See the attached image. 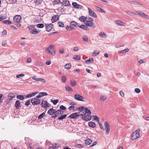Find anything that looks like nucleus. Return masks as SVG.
<instances>
[{
	"label": "nucleus",
	"instance_id": "1",
	"mask_svg": "<svg viewBox=\"0 0 149 149\" xmlns=\"http://www.w3.org/2000/svg\"><path fill=\"white\" fill-rule=\"evenodd\" d=\"M98 123L99 124L100 128L103 130L106 131V134L107 135L108 134L110 131V127L108 123L107 122H105L104 123V125L105 127V128H104L102 125L100 124L99 122Z\"/></svg>",
	"mask_w": 149,
	"mask_h": 149
},
{
	"label": "nucleus",
	"instance_id": "2",
	"mask_svg": "<svg viewBox=\"0 0 149 149\" xmlns=\"http://www.w3.org/2000/svg\"><path fill=\"white\" fill-rule=\"evenodd\" d=\"M140 130L139 129L136 130L133 132L131 137V139L132 140H135L139 138L140 136Z\"/></svg>",
	"mask_w": 149,
	"mask_h": 149
},
{
	"label": "nucleus",
	"instance_id": "3",
	"mask_svg": "<svg viewBox=\"0 0 149 149\" xmlns=\"http://www.w3.org/2000/svg\"><path fill=\"white\" fill-rule=\"evenodd\" d=\"M54 47V46L50 45L46 48L45 51L48 52L49 53L54 55L56 53L55 51L53 50Z\"/></svg>",
	"mask_w": 149,
	"mask_h": 149
},
{
	"label": "nucleus",
	"instance_id": "4",
	"mask_svg": "<svg viewBox=\"0 0 149 149\" xmlns=\"http://www.w3.org/2000/svg\"><path fill=\"white\" fill-rule=\"evenodd\" d=\"M80 112H75L70 114L69 116V117L72 119H76L78 118V117L80 116Z\"/></svg>",
	"mask_w": 149,
	"mask_h": 149
},
{
	"label": "nucleus",
	"instance_id": "5",
	"mask_svg": "<svg viewBox=\"0 0 149 149\" xmlns=\"http://www.w3.org/2000/svg\"><path fill=\"white\" fill-rule=\"evenodd\" d=\"M55 112L54 115L52 116L53 118H55L59 115L63 114V111L61 109H58L56 111L55 110Z\"/></svg>",
	"mask_w": 149,
	"mask_h": 149
},
{
	"label": "nucleus",
	"instance_id": "6",
	"mask_svg": "<svg viewBox=\"0 0 149 149\" xmlns=\"http://www.w3.org/2000/svg\"><path fill=\"white\" fill-rule=\"evenodd\" d=\"M31 102L33 105H37L40 104V100L36 98H32L31 100Z\"/></svg>",
	"mask_w": 149,
	"mask_h": 149
},
{
	"label": "nucleus",
	"instance_id": "7",
	"mask_svg": "<svg viewBox=\"0 0 149 149\" xmlns=\"http://www.w3.org/2000/svg\"><path fill=\"white\" fill-rule=\"evenodd\" d=\"M136 12L141 17L147 19H149V17L145 13L140 10H137Z\"/></svg>",
	"mask_w": 149,
	"mask_h": 149
},
{
	"label": "nucleus",
	"instance_id": "8",
	"mask_svg": "<svg viewBox=\"0 0 149 149\" xmlns=\"http://www.w3.org/2000/svg\"><path fill=\"white\" fill-rule=\"evenodd\" d=\"M74 99L78 101H84L83 100L84 99L83 97L82 96L78 94H76L74 95Z\"/></svg>",
	"mask_w": 149,
	"mask_h": 149
},
{
	"label": "nucleus",
	"instance_id": "9",
	"mask_svg": "<svg viewBox=\"0 0 149 149\" xmlns=\"http://www.w3.org/2000/svg\"><path fill=\"white\" fill-rule=\"evenodd\" d=\"M22 19V17L21 16L17 15L15 16L13 18V20L14 22L18 23Z\"/></svg>",
	"mask_w": 149,
	"mask_h": 149
},
{
	"label": "nucleus",
	"instance_id": "10",
	"mask_svg": "<svg viewBox=\"0 0 149 149\" xmlns=\"http://www.w3.org/2000/svg\"><path fill=\"white\" fill-rule=\"evenodd\" d=\"M88 9L89 11V14L90 16L95 18L97 17L96 14L91 9L88 8Z\"/></svg>",
	"mask_w": 149,
	"mask_h": 149
},
{
	"label": "nucleus",
	"instance_id": "11",
	"mask_svg": "<svg viewBox=\"0 0 149 149\" xmlns=\"http://www.w3.org/2000/svg\"><path fill=\"white\" fill-rule=\"evenodd\" d=\"M48 104L47 102L45 100L42 101L41 104V105L42 107L44 108H45L47 107H49V106H48Z\"/></svg>",
	"mask_w": 149,
	"mask_h": 149
},
{
	"label": "nucleus",
	"instance_id": "12",
	"mask_svg": "<svg viewBox=\"0 0 149 149\" xmlns=\"http://www.w3.org/2000/svg\"><path fill=\"white\" fill-rule=\"evenodd\" d=\"M46 29L48 32L50 31L53 28V25L51 24L46 25Z\"/></svg>",
	"mask_w": 149,
	"mask_h": 149
},
{
	"label": "nucleus",
	"instance_id": "13",
	"mask_svg": "<svg viewBox=\"0 0 149 149\" xmlns=\"http://www.w3.org/2000/svg\"><path fill=\"white\" fill-rule=\"evenodd\" d=\"M59 19V16L58 15H55L53 16L52 18V22L54 23L57 21Z\"/></svg>",
	"mask_w": 149,
	"mask_h": 149
},
{
	"label": "nucleus",
	"instance_id": "14",
	"mask_svg": "<svg viewBox=\"0 0 149 149\" xmlns=\"http://www.w3.org/2000/svg\"><path fill=\"white\" fill-rule=\"evenodd\" d=\"M83 120L86 121L90 120L91 119L90 116L88 114H86L82 117Z\"/></svg>",
	"mask_w": 149,
	"mask_h": 149
},
{
	"label": "nucleus",
	"instance_id": "15",
	"mask_svg": "<svg viewBox=\"0 0 149 149\" xmlns=\"http://www.w3.org/2000/svg\"><path fill=\"white\" fill-rule=\"evenodd\" d=\"M55 110L53 108H50L47 111V113L50 115H53L54 114Z\"/></svg>",
	"mask_w": 149,
	"mask_h": 149
},
{
	"label": "nucleus",
	"instance_id": "16",
	"mask_svg": "<svg viewBox=\"0 0 149 149\" xmlns=\"http://www.w3.org/2000/svg\"><path fill=\"white\" fill-rule=\"evenodd\" d=\"M15 107L17 109H19L21 107L20 104V101L19 100H17L15 103Z\"/></svg>",
	"mask_w": 149,
	"mask_h": 149
},
{
	"label": "nucleus",
	"instance_id": "17",
	"mask_svg": "<svg viewBox=\"0 0 149 149\" xmlns=\"http://www.w3.org/2000/svg\"><path fill=\"white\" fill-rule=\"evenodd\" d=\"M85 24L86 26L89 27L92 26L93 25V23L92 21H89L88 20L86 21Z\"/></svg>",
	"mask_w": 149,
	"mask_h": 149
},
{
	"label": "nucleus",
	"instance_id": "18",
	"mask_svg": "<svg viewBox=\"0 0 149 149\" xmlns=\"http://www.w3.org/2000/svg\"><path fill=\"white\" fill-rule=\"evenodd\" d=\"M72 5L74 7L76 8H80V7L82 6L81 5L78 4L76 2H73L72 3Z\"/></svg>",
	"mask_w": 149,
	"mask_h": 149
},
{
	"label": "nucleus",
	"instance_id": "19",
	"mask_svg": "<svg viewBox=\"0 0 149 149\" xmlns=\"http://www.w3.org/2000/svg\"><path fill=\"white\" fill-rule=\"evenodd\" d=\"M62 4L64 6H69L70 5L69 1L67 0L63 1Z\"/></svg>",
	"mask_w": 149,
	"mask_h": 149
},
{
	"label": "nucleus",
	"instance_id": "20",
	"mask_svg": "<svg viewBox=\"0 0 149 149\" xmlns=\"http://www.w3.org/2000/svg\"><path fill=\"white\" fill-rule=\"evenodd\" d=\"M8 97H10V98H8V99L9 100H10L13 98H14L15 97V95H14V93H11L9 94L8 95Z\"/></svg>",
	"mask_w": 149,
	"mask_h": 149
},
{
	"label": "nucleus",
	"instance_id": "21",
	"mask_svg": "<svg viewBox=\"0 0 149 149\" xmlns=\"http://www.w3.org/2000/svg\"><path fill=\"white\" fill-rule=\"evenodd\" d=\"M88 125L89 127L93 128H94L96 127L95 124L94 122L91 121L88 122Z\"/></svg>",
	"mask_w": 149,
	"mask_h": 149
},
{
	"label": "nucleus",
	"instance_id": "22",
	"mask_svg": "<svg viewBox=\"0 0 149 149\" xmlns=\"http://www.w3.org/2000/svg\"><path fill=\"white\" fill-rule=\"evenodd\" d=\"M77 24L75 21H71L70 23V25L72 27H76L77 26Z\"/></svg>",
	"mask_w": 149,
	"mask_h": 149
},
{
	"label": "nucleus",
	"instance_id": "23",
	"mask_svg": "<svg viewBox=\"0 0 149 149\" xmlns=\"http://www.w3.org/2000/svg\"><path fill=\"white\" fill-rule=\"evenodd\" d=\"M94 61V60L93 58H89L85 61V63L87 64H89L88 62H91V63H93Z\"/></svg>",
	"mask_w": 149,
	"mask_h": 149
},
{
	"label": "nucleus",
	"instance_id": "24",
	"mask_svg": "<svg viewBox=\"0 0 149 149\" xmlns=\"http://www.w3.org/2000/svg\"><path fill=\"white\" fill-rule=\"evenodd\" d=\"M99 36L100 37L102 38H105L106 37V34L103 32L100 33L99 34Z\"/></svg>",
	"mask_w": 149,
	"mask_h": 149
},
{
	"label": "nucleus",
	"instance_id": "25",
	"mask_svg": "<svg viewBox=\"0 0 149 149\" xmlns=\"http://www.w3.org/2000/svg\"><path fill=\"white\" fill-rule=\"evenodd\" d=\"M87 18L84 16H82L81 17H79V19L81 22H84L86 21Z\"/></svg>",
	"mask_w": 149,
	"mask_h": 149
},
{
	"label": "nucleus",
	"instance_id": "26",
	"mask_svg": "<svg viewBox=\"0 0 149 149\" xmlns=\"http://www.w3.org/2000/svg\"><path fill=\"white\" fill-rule=\"evenodd\" d=\"M92 143V140L90 139H88L85 141V143L86 145H90Z\"/></svg>",
	"mask_w": 149,
	"mask_h": 149
},
{
	"label": "nucleus",
	"instance_id": "27",
	"mask_svg": "<svg viewBox=\"0 0 149 149\" xmlns=\"http://www.w3.org/2000/svg\"><path fill=\"white\" fill-rule=\"evenodd\" d=\"M95 8L97 10L99 11L100 12L104 13H105V11L104 10L97 6L95 7Z\"/></svg>",
	"mask_w": 149,
	"mask_h": 149
},
{
	"label": "nucleus",
	"instance_id": "28",
	"mask_svg": "<svg viewBox=\"0 0 149 149\" xmlns=\"http://www.w3.org/2000/svg\"><path fill=\"white\" fill-rule=\"evenodd\" d=\"M17 98L20 100H23L24 99V96L22 95H18L17 96Z\"/></svg>",
	"mask_w": 149,
	"mask_h": 149
},
{
	"label": "nucleus",
	"instance_id": "29",
	"mask_svg": "<svg viewBox=\"0 0 149 149\" xmlns=\"http://www.w3.org/2000/svg\"><path fill=\"white\" fill-rule=\"evenodd\" d=\"M116 24L119 25L123 26L124 25V23L123 22L120 20H117L116 22Z\"/></svg>",
	"mask_w": 149,
	"mask_h": 149
},
{
	"label": "nucleus",
	"instance_id": "30",
	"mask_svg": "<svg viewBox=\"0 0 149 149\" xmlns=\"http://www.w3.org/2000/svg\"><path fill=\"white\" fill-rule=\"evenodd\" d=\"M79 27L86 30H87L88 27L85 25H82L79 26Z\"/></svg>",
	"mask_w": 149,
	"mask_h": 149
},
{
	"label": "nucleus",
	"instance_id": "31",
	"mask_svg": "<svg viewBox=\"0 0 149 149\" xmlns=\"http://www.w3.org/2000/svg\"><path fill=\"white\" fill-rule=\"evenodd\" d=\"M73 59L76 60H79L81 59V57L80 56L75 55L74 56Z\"/></svg>",
	"mask_w": 149,
	"mask_h": 149
},
{
	"label": "nucleus",
	"instance_id": "32",
	"mask_svg": "<svg viewBox=\"0 0 149 149\" xmlns=\"http://www.w3.org/2000/svg\"><path fill=\"white\" fill-rule=\"evenodd\" d=\"M3 23L6 24H10L12 23L11 21L9 20H5L3 21Z\"/></svg>",
	"mask_w": 149,
	"mask_h": 149
},
{
	"label": "nucleus",
	"instance_id": "33",
	"mask_svg": "<svg viewBox=\"0 0 149 149\" xmlns=\"http://www.w3.org/2000/svg\"><path fill=\"white\" fill-rule=\"evenodd\" d=\"M84 111L86 113L88 114L89 115H91V113L90 109H88L87 108H85L84 109Z\"/></svg>",
	"mask_w": 149,
	"mask_h": 149
},
{
	"label": "nucleus",
	"instance_id": "34",
	"mask_svg": "<svg viewBox=\"0 0 149 149\" xmlns=\"http://www.w3.org/2000/svg\"><path fill=\"white\" fill-rule=\"evenodd\" d=\"M71 65L70 63H67L64 66L65 68L67 69H70L71 68Z\"/></svg>",
	"mask_w": 149,
	"mask_h": 149
},
{
	"label": "nucleus",
	"instance_id": "35",
	"mask_svg": "<svg viewBox=\"0 0 149 149\" xmlns=\"http://www.w3.org/2000/svg\"><path fill=\"white\" fill-rule=\"evenodd\" d=\"M70 83L71 85L72 86H75L76 85V81L73 80H71L70 81Z\"/></svg>",
	"mask_w": 149,
	"mask_h": 149
},
{
	"label": "nucleus",
	"instance_id": "36",
	"mask_svg": "<svg viewBox=\"0 0 149 149\" xmlns=\"http://www.w3.org/2000/svg\"><path fill=\"white\" fill-rule=\"evenodd\" d=\"M74 29L71 27L70 25V26H67L66 27V29L68 31H71L72 30V29Z\"/></svg>",
	"mask_w": 149,
	"mask_h": 149
},
{
	"label": "nucleus",
	"instance_id": "37",
	"mask_svg": "<svg viewBox=\"0 0 149 149\" xmlns=\"http://www.w3.org/2000/svg\"><path fill=\"white\" fill-rule=\"evenodd\" d=\"M131 3L132 4L135 5H142L141 3H138V2H136V1H132Z\"/></svg>",
	"mask_w": 149,
	"mask_h": 149
},
{
	"label": "nucleus",
	"instance_id": "38",
	"mask_svg": "<svg viewBox=\"0 0 149 149\" xmlns=\"http://www.w3.org/2000/svg\"><path fill=\"white\" fill-rule=\"evenodd\" d=\"M34 65L36 66H42L43 65V63H39L38 61H36L34 63Z\"/></svg>",
	"mask_w": 149,
	"mask_h": 149
},
{
	"label": "nucleus",
	"instance_id": "39",
	"mask_svg": "<svg viewBox=\"0 0 149 149\" xmlns=\"http://www.w3.org/2000/svg\"><path fill=\"white\" fill-rule=\"evenodd\" d=\"M45 116V113L43 112L38 117V118L39 119H40L42 118L44 116Z\"/></svg>",
	"mask_w": 149,
	"mask_h": 149
},
{
	"label": "nucleus",
	"instance_id": "40",
	"mask_svg": "<svg viewBox=\"0 0 149 149\" xmlns=\"http://www.w3.org/2000/svg\"><path fill=\"white\" fill-rule=\"evenodd\" d=\"M84 109L85 108L84 107H81L77 108L78 110L80 111L79 112H80V113H81L82 111H83L84 110Z\"/></svg>",
	"mask_w": 149,
	"mask_h": 149
},
{
	"label": "nucleus",
	"instance_id": "41",
	"mask_svg": "<svg viewBox=\"0 0 149 149\" xmlns=\"http://www.w3.org/2000/svg\"><path fill=\"white\" fill-rule=\"evenodd\" d=\"M100 52L99 51L95 50L93 53V56H96L99 54Z\"/></svg>",
	"mask_w": 149,
	"mask_h": 149
},
{
	"label": "nucleus",
	"instance_id": "42",
	"mask_svg": "<svg viewBox=\"0 0 149 149\" xmlns=\"http://www.w3.org/2000/svg\"><path fill=\"white\" fill-rule=\"evenodd\" d=\"M82 38L84 41L86 42H88V37L86 36L83 35L82 36Z\"/></svg>",
	"mask_w": 149,
	"mask_h": 149
},
{
	"label": "nucleus",
	"instance_id": "43",
	"mask_svg": "<svg viewBox=\"0 0 149 149\" xmlns=\"http://www.w3.org/2000/svg\"><path fill=\"white\" fill-rule=\"evenodd\" d=\"M67 116L65 114L64 115H63L59 117L58 118V120H62L63 119H64Z\"/></svg>",
	"mask_w": 149,
	"mask_h": 149
},
{
	"label": "nucleus",
	"instance_id": "44",
	"mask_svg": "<svg viewBox=\"0 0 149 149\" xmlns=\"http://www.w3.org/2000/svg\"><path fill=\"white\" fill-rule=\"evenodd\" d=\"M58 24L59 27H63L64 26V24L62 22L59 21L58 22Z\"/></svg>",
	"mask_w": 149,
	"mask_h": 149
},
{
	"label": "nucleus",
	"instance_id": "45",
	"mask_svg": "<svg viewBox=\"0 0 149 149\" xmlns=\"http://www.w3.org/2000/svg\"><path fill=\"white\" fill-rule=\"evenodd\" d=\"M44 25L42 24H38L36 25V27L39 28H42L44 27Z\"/></svg>",
	"mask_w": 149,
	"mask_h": 149
},
{
	"label": "nucleus",
	"instance_id": "46",
	"mask_svg": "<svg viewBox=\"0 0 149 149\" xmlns=\"http://www.w3.org/2000/svg\"><path fill=\"white\" fill-rule=\"evenodd\" d=\"M60 3H61V1L60 0H55L53 1V3L54 5L58 4Z\"/></svg>",
	"mask_w": 149,
	"mask_h": 149
},
{
	"label": "nucleus",
	"instance_id": "47",
	"mask_svg": "<svg viewBox=\"0 0 149 149\" xmlns=\"http://www.w3.org/2000/svg\"><path fill=\"white\" fill-rule=\"evenodd\" d=\"M51 102L53 103L54 105H55L58 102V100H51Z\"/></svg>",
	"mask_w": 149,
	"mask_h": 149
},
{
	"label": "nucleus",
	"instance_id": "48",
	"mask_svg": "<svg viewBox=\"0 0 149 149\" xmlns=\"http://www.w3.org/2000/svg\"><path fill=\"white\" fill-rule=\"evenodd\" d=\"M93 117L94 120L97 121L98 122V123H99V118L96 116H93Z\"/></svg>",
	"mask_w": 149,
	"mask_h": 149
},
{
	"label": "nucleus",
	"instance_id": "49",
	"mask_svg": "<svg viewBox=\"0 0 149 149\" xmlns=\"http://www.w3.org/2000/svg\"><path fill=\"white\" fill-rule=\"evenodd\" d=\"M100 98L101 100L102 101H104L106 99L107 97L104 95H101L100 97Z\"/></svg>",
	"mask_w": 149,
	"mask_h": 149
},
{
	"label": "nucleus",
	"instance_id": "50",
	"mask_svg": "<svg viewBox=\"0 0 149 149\" xmlns=\"http://www.w3.org/2000/svg\"><path fill=\"white\" fill-rule=\"evenodd\" d=\"M75 108L74 106H71L69 107L68 109L70 111H74Z\"/></svg>",
	"mask_w": 149,
	"mask_h": 149
},
{
	"label": "nucleus",
	"instance_id": "51",
	"mask_svg": "<svg viewBox=\"0 0 149 149\" xmlns=\"http://www.w3.org/2000/svg\"><path fill=\"white\" fill-rule=\"evenodd\" d=\"M39 32L37 31L36 29H33L32 31V33L33 34H36L38 33Z\"/></svg>",
	"mask_w": 149,
	"mask_h": 149
},
{
	"label": "nucleus",
	"instance_id": "52",
	"mask_svg": "<svg viewBox=\"0 0 149 149\" xmlns=\"http://www.w3.org/2000/svg\"><path fill=\"white\" fill-rule=\"evenodd\" d=\"M24 74H21L16 76V78H21L20 77L24 76Z\"/></svg>",
	"mask_w": 149,
	"mask_h": 149
},
{
	"label": "nucleus",
	"instance_id": "53",
	"mask_svg": "<svg viewBox=\"0 0 149 149\" xmlns=\"http://www.w3.org/2000/svg\"><path fill=\"white\" fill-rule=\"evenodd\" d=\"M76 147L77 148H83V146L81 144H77L76 146Z\"/></svg>",
	"mask_w": 149,
	"mask_h": 149
},
{
	"label": "nucleus",
	"instance_id": "54",
	"mask_svg": "<svg viewBox=\"0 0 149 149\" xmlns=\"http://www.w3.org/2000/svg\"><path fill=\"white\" fill-rule=\"evenodd\" d=\"M39 78H37L36 76H34L32 77L33 79L37 81H39Z\"/></svg>",
	"mask_w": 149,
	"mask_h": 149
},
{
	"label": "nucleus",
	"instance_id": "55",
	"mask_svg": "<svg viewBox=\"0 0 149 149\" xmlns=\"http://www.w3.org/2000/svg\"><path fill=\"white\" fill-rule=\"evenodd\" d=\"M42 96V97L44 96H46L48 95V94L45 92H41L40 93Z\"/></svg>",
	"mask_w": 149,
	"mask_h": 149
},
{
	"label": "nucleus",
	"instance_id": "56",
	"mask_svg": "<svg viewBox=\"0 0 149 149\" xmlns=\"http://www.w3.org/2000/svg\"><path fill=\"white\" fill-rule=\"evenodd\" d=\"M38 93V91H36L35 92H33L32 93H31V96L32 97L34 96L36 94H37Z\"/></svg>",
	"mask_w": 149,
	"mask_h": 149
},
{
	"label": "nucleus",
	"instance_id": "57",
	"mask_svg": "<svg viewBox=\"0 0 149 149\" xmlns=\"http://www.w3.org/2000/svg\"><path fill=\"white\" fill-rule=\"evenodd\" d=\"M60 108L61 110V109L63 110H65L66 109V107L63 105H61L60 106Z\"/></svg>",
	"mask_w": 149,
	"mask_h": 149
},
{
	"label": "nucleus",
	"instance_id": "58",
	"mask_svg": "<svg viewBox=\"0 0 149 149\" xmlns=\"http://www.w3.org/2000/svg\"><path fill=\"white\" fill-rule=\"evenodd\" d=\"M79 47H78L76 46L74 47V48H73V50L74 51L77 52L79 50Z\"/></svg>",
	"mask_w": 149,
	"mask_h": 149
},
{
	"label": "nucleus",
	"instance_id": "59",
	"mask_svg": "<svg viewBox=\"0 0 149 149\" xmlns=\"http://www.w3.org/2000/svg\"><path fill=\"white\" fill-rule=\"evenodd\" d=\"M30 104V101L29 100H27L25 103V105L26 106H28Z\"/></svg>",
	"mask_w": 149,
	"mask_h": 149
},
{
	"label": "nucleus",
	"instance_id": "60",
	"mask_svg": "<svg viewBox=\"0 0 149 149\" xmlns=\"http://www.w3.org/2000/svg\"><path fill=\"white\" fill-rule=\"evenodd\" d=\"M134 91L137 93H139L140 92V90L138 88H136L134 90Z\"/></svg>",
	"mask_w": 149,
	"mask_h": 149
},
{
	"label": "nucleus",
	"instance_id": "61",
	"mask_svg": "<svg viewBox=\"0 0 149 149\" xmlns=\"http://www.w3.org/2000/svg\"><path fill=\"white\" fill-rule=\"evenodd\" d=\"M62 80L63 83L65 82L66 81V77L65 76H63L62 77Z\"/></svg>",
	"mask_w": 149,
	"mask_h": 149
},
{
	"label": "nucleus",
	"instance_id": "62",
	"mask_svg": "<svg viewBox=\"0 0 149 149\" xmlns=\"http://www.w3.org/2000/svg\"><path fill=\"white\" fill-rule=\"evenodd\" d=\"M6 17L5 16L2 15L0 16V22L6 19Z\"/></svg>",
	"mask_w": 149,
	"mask_h": 149
},
{
	"label": "nucleus",
	"instance_id": "63",
	"mask_svg": "<svg viewBox=\"0 0 149 149\" xmlns=\"http://www.w3.org/2000/svg\"><path fill=\"white\" fill-rule=\"evenodd\" d=\"M66 90L68 91H71L72 90V89L70 86H68V87H66Z\"/></svg>",
	"mask_w": 149,
	"mask_h": 149
},
{
	"label": "nucleus",
	"instance_id": "64",
	"mask_svg": "<svg viewBox=\"0 0 149 149\" xmlns=\"http://www.w3.org/2000/svg\"><path fill=\"white\" fill-rule=\"evenodd\" d=\"M119 94L121 97H124V93L122 91H120L119 92Z\"/></svg>",
	"mask_w": 149,
	"mask_h": 149
}]
</instances>
